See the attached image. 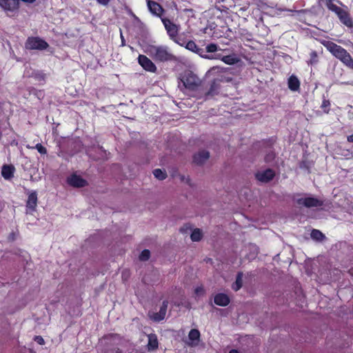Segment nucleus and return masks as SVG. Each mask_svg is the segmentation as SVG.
<instances>
[{
  "mask_svg": "<svg viewBox=\"0 0 353 353\" xmlns=\"http://www.w3.org/2000/svg\"><path fill=\"white\" fill-rule=\"evenodd\" d=\"M321 43L345 65L353 69V59L345 48L331 41L323 40Z\"/></svg>",
  "mask_w": 353,
  "mask_h": 353,
  "instance_id": "obj_1",
  "label": "nucleus"
},
{
  "mask_svg": "<svg viewBox=\"0 0 353 353\" xmlns=\"http://www.w3.org/2000/svg\"><path fill=\"white\" fill-rule=\"evenodd\" d=\"M226 70L224 68L220 66H213L208 71L209 77H212L213 80L210 84L209 90L205 93L206 97H213L219 93L220 83L223 81H230L225 77Z\"/></svg>",
  "mask_w": 353,
  "mask_h": 353,
  "instance_id": "obj_2",
  "label": "nucleus"
},
{
  "mask_svg": "<svg viewBox=\"0 0 353 353\" xmlns=\"http://www.w3.org/2000/svg\"><path fill=\"white\" fill-rule=\"evenodd\" d=\"M145 52L156 62H166L175 59L174 55L169 50L168 47L164 46H149Z\"/></svg>",
  "mask_w": 353,
  "mask_h": 353,
  "instance_id": "obj_3",
  "label": "nucleus"
},
{
  "mask_svg": "<svg viewBox=\"0 0 353 353\" xmlns=\"http://www.w3.org/2000/svg\"><path fill=\"white\" fill-rule=\"evenodd\" d=\"M323 1L327 9L334 12L343 24L348 28L353 27V21L347 11L335 5L333 3L334 0H323Z\"/></svg>",
  "mask_w": 353,
  "mask_h": 353,
  "instance_id": "obj_4",
  "label": "nucleus"
},
{
  "mask_svg": "<svg viewBox=\"0 0 353 353\" xmlns=\"http://www.w3.org/2000/svg\"><path fill=\"white\" fill-rule=\"evenodd\" d=\"M180 80L186 89L192 91L198 90L201 83L200 79L190 70L181 74Z\"/></svg>",
  "mask_w": 353,
  "mask_h": 353,
  "instance_id": "obj_5",
  "label": "nucleus"
},
{
  "mask_svg": "<svg viewBox=\"0 0 353 353\" xmlns=\"http://www.w3.org/2000/svg\"><path fill=\"white\" fill-rule=\"evenodd\" d=\"M49 47L48 43L39 37H29L26 43L25 48L27 50H46Z\"/></svg>",
  "mask_w": 353,
  "mask_h": 353,
  "instance_id": "obj_6",
  "label": "nucleus"
},
{
  "mask_svg": "<svg viewBox=\"0 0 353 353\" xmlns=\"http://www.w3.org/2000/svg\"><path fill=\"white\" fill-rule=\"evenodd\" d=\"M67 183L75 188H84L88 185V181L76 173H72L66 179Z\"/></svg>",
  "mask_w": 353,
  "mask_h": 353,
  "instance_id": "obj_7",
  "label": "nucleus"
},
{
  "mask_svg": "<svg viewBox=\"0 0 353 353\" xmlns=\"http://www.w3.org/2000/svg\"><path fill=\"white\" fill-rule=\"evenodd\" d=\"M296 202L307 208L321 207L323 205L322 200L311 196L299 199Z\"/></svg>",
  "mask_w": 353,
  "mask_h": 353,
  "instance_id": "obj_8",
  "label": "nucleus"
},
{
  "mask_svg": "<svg viewBox=\"0 0 353 353\" xmlns=\"http://www.w3.org/2000/svg\"><path fill=\"white\" fill-rule=\"evenodd\" d=\"M137 59L139 64L145 71L153 73L157 72V66L147 56L143 54H139Z\"/></svg>",
  "mask_w": 353,
  "mask_h": 353,
  "instance_id": "obj_9",
  "label": "nucleus"
},
{
  "mask_svg": "<svg viewBox=\"0 0 353 353\" xmlns=\"http://www.w3.org/2000/svg\"><path fill=\"white\" fill-rule=\"evenodd\" d=\"M162 21L170 38L173 41H176L179 34L178 26L168 19H164Z\"/></svg>",
  "mask_w": 353,
  "mask_h": 353,
  "instance_id": "obj_10",
  "label": "nucleus"
},
{
  "mask_svg": "<svg viewBox=\"0 0 353 353\" xmlns=\"http://www.w3.org/2000/svg\"><path fill=\"white\" fill-rule=\"evenodd\" d=\"M275 176L274 171L271 168H268L264 171L258 172L255 174V178L262 182L268 183Z\"/></svg>",
  "mask_w": 353,
  "mask_h": 353,
  "instance_id": "obj_11",
  "label": "nucleus"
},
{
  "mask_svg": "<svg viewBox=\"0 0 353 353\" xmlns=\"http://www.w3.org/2000/svg\"><path fill=\"white\" fill-rule=\"evenodd\" d=\"M201 341V333L198 329H191L188 333V341L187 345L189 347H194L199 345Z\"/></svg>",
  "mask_w": 353,
  "mask_h": 353,
  "instance_id": "obj_12",
  "label": "nucleus"
},
{
  "mask_svg": "<svg viewBox=\"0 0 353 353\" xmlns=\"http://www.w3.org/2000/svg\"><path fill=\"white\" fill-rule=\"evenodd\" d=\"M168 305V301L165 300L163 301L162 305L160 307L159 312H155L150 316V318L156 322H159L165 319L167 308Z\"/></svg>",
  "mask_w": 353,
  "mask_h": 353,
  "instance_id": "obj_13",
  "label": "nucleus"
},
{
  "mask_svg": "<svg viewBox=\"0 0 353 353\" xmlns=\"http://www.w3.org/2000/svg\"><path fill=\"white\" fill-rule=\"evenodd\" d=\"M37 194L36 191H33L28 194L26 201L27 212H32L36 210L37 205Z\"/></svg>",
  "mask_w": 353,
  "mask_h": 353,
  "instance_id": "obj_14",
  "label": "nucleus"
},
{
  "mask_svg": "<svg viewBox=\"0 0 353 353\" xmlns=\"http://www.w3.org/2000/svg\"><path fill=\"white\" fill-rule=\"evenodd\" d=\"M210 158V152L206 150H201L193 156V163L196 165L203 164Z\"/></svg>",
  "mask_w": 353,
  "mask_h": 353,
  "instance_id": "obj_15",
  "label": "nucleus"
},
{
  "mask_svg": "<svg viewBox=\"0 0 353 353\" xmlns=\"http://www.w3.org/2000/svg\"><path fill=\"white\" fill-rule=\"evenodd\" d=\"M0 6L5 10L14 11L19 8V0H0Z\"/></svg>",
  "mask_w": 353,
  "mask_h": 353,
  "instance_id": "obj_16",
  "label": "nucleus"
},
{
  "mask_svg": "<svg viewBox=\"0 0 353 353\" xmlns=\"http://www.w3.org/2000/svg\"><path fill=\"white\" fill-rule=\"evenodd\" d=\"M15 172V168L13 165L5 164L1 168V175L6 180H10Z\"/></svg>",
  "mask_w": 353,
  "mask_h": 353,
  "instance_id": "obj_17",
  "label": "nucleus"
},
{
  "mask_svg": "<svg viewBox=\"0 0 353 353\" xmlns=\"http://www.w3.org/2000/svg\"><path fill=\"white\" fill-rule=\"evenodd\" d=\"M214 303L219 306H227L230 302L229 296L224 293H218L214 298Z\"/></svg>",
  "mask_w": 353,
  "mask_h": 353,
  "instance_id": "obj_18",
  "label": "nucleus"
},
{
  "mask_svg": "<svg viewBox=\"0 0 353 353\" xmlns=\"http://www.w3.org/2000/svg\"><path fill=\"white\" fill-rule=\"evenodd\" d=\"M148 343L147 349L149 352L154 351L159 347V341L155 334H150L148 335Z\"/></svg>",
  "mask_w": 353,
  "mask_h": 353,
  "instance_id": "obj_19",
  "label": "nucleus"
},
{
  "mask_svg": "<svg viewBox=\"0 0 353 353\" xmlns=\"http://www.w3.org/2000/svg\"><path fill=\"white\" fill-rule=\"evenodd\" d=\"M217 58L220 59L223 62L228 65H234L240 61V59L235 54H232L222 57L221 55H219Z\"/></svg>",
  "mask_w": 353,
  "mask_h": 353,
  "instance_id": "obj_20",
  "label": "nucleus"
},
{
  "mask_svg": "<svg viewBox=\"0 0 353 353\" xmlns=\"http://www.w3.org/2000/svg\"><path fill=\"white\" fill-rule=\"evenodd\" d=\"M288 88L290 90L296 92L300 89V81L296 76L292 74L288 78Z\"/></svg>",
  "mask_w": 353,
  "mask_h": 353,
  "instance_id": "obj_21",
  "label": "nucleus"
},
{
  "mask_svg": "<svg viewBox=\"0 0 353 353\" xmlns=\"http://www.w3.org/2000/svg\"><path fill=\"white\" fill-rule=\"evenodd\" d=\"M148 6L152 13L158 16L161 15L163 11L161 6L159 3L154 1H148Z\"/></svg>",
  "mask_w": 353,
  "mask_h": 353,
  "instance_id": "obj_22",
  "label": "nucleus"
},
{
  "mask_svg": "<svg viewBox=\"0 0 353 353\" xmlns=\"http://www.w3.org/2000/svg\"><path fill=\"white\" fill-rule=\"evenodd\" d=\"M242 278H243V273L242 272H238L237 275H236V281L235 282L232 284V288L234 290V291H238L239 290L242 285H243V280H242Z\"/></svg>",
  "mask_w": 353,
  "mask_h": 353,
  "instance_id": "obj_23",
  "label": "nucleus"
},
{
  "mask_svg": "<svg viewBox=\"0 0 353 353\" xmlns=\"http://www.w3.org/2000/svg\"><path fill=\"white\" fill-rule=\"evenodd\" d=\"M202 236L201 230L196 228L192 232L190 238L192 241H199L202 239Z\"/></svg>",
  "mask_w": 353,
  "mask_h": 353,
  "instance_id": "obj_24",
  "label": "nucleus"
},
{
  "mask_svg": "<svg viewBox=\"0 0 353 353\" xmlns=\"http://www.w3.org/2000/svg\"><path fill=\"white\" fill-rule=\"evenodd\" d=\"M319 61V56L317 52L315 50H312L310 53V59L307 61V63L309 65H315Z\"/></svg>",
  "mask_w": 353,
  "mask_h": 353,
  "instance_id": "obj_25",
  "label": "nucleus"
},
{
  "mask_svg": "<svg viewBox=\"0 0 353 353\" xmlns=\"http://www.w3.org/2000/svg\"><path fill=\"white\" fill-rule=\"evenodd\" d=\"M153 174L157 179H158L159 180H163L167 177L166 172L159 168H157V169L154 170Z\"/></svg>",
  "mask_w": 353,
  "mask_h": 353,
  "instance_id": "obj_26",
  "label": "nucleus"
},
{
  "mask_svg": "<svg viewBox=\"0 0 353 353\" xmlns=\"http://www.w3.org/2000/svg\"><path fill=\"white\" fill-rule=\"evenodd\" d=\"M311 236L317 241H321L325 238V235L320 230L316 229L312 230Z\"/></svg>",
  "mask_w": 353,
  "mask_h": 353,
  "instance_id": "obj_27",
  "label": "nucleus"
},
{
  "mask_svg": "<svg viewBox=\"0 0 353 353\" xmlns=\"http://www.w3.org/2000/svg\"><path fill=\"white\" fill-rule=\"evenodd\" d=\"M185 48L192 51V52H199V50H201L198 46L196 44V43L193 41H189L187 42L186 43V46H185Z\"/></svg>",
  "mask_w": 353,
  "mask_h": 353,
  "instance_id": "obj_28",
  "label": "nucleus"
},
{
  "mask_svg": "<svg viewBox=\"0 0 353 353\" xmlns=\"http://www.w3.org/2000/svg\"><path fill=\"white\" fill-rule=\"evenodd\" d=\"M26 148L28 149H37L41 154H47V149L41 143H37L35 146L27 145Z\"/></svg>",
  "mask_w": 353,
  "mask_h": 353,
  "instance_id": "obj_29",
  "label": "nucleus"
},
{
  "mask_svg": "<svg viewBox=\"0 0 353 353\" xmlns=\"http://www.w3.org/2000/svg\"><path fill=\"white\" fill-rule=\"evenodd\" d=\"M330 105L331 103L330 100L323 99L321 105V108L323 110L324 113L328 114L330 110Z\"/></svg>",
  "mask_w": 353,
  "mask_h": 353,
  "instance_id": "obj_30",
  "label": "nucleus"
},
{
  "mask_svg": "<svg viewBox=\"0 0 353 353\" xmlns=\"http://www.w3.org/2000/svg\"><path fill=\"white\" fill-rule=\"evenodd\" d=\"M150 250L145 249L141 252V254L139 255V259L142 261H145L150 259Z\"/></svg>",
  "mask_w": 353,
  "mask_h": 353,
  "instance_id": "obj_31",
  "label": "nucleus"
},
{
  "mask_svg": "<svg viewBox=\"0 0 353 353\" xmlns=\"http://www.w3.org/2000/svg\"><path fill=\"white\" fill-rule=\"evenodd\" d=\"M205 50L208 52H215L219 50V46L216 43H211L207 45Z\"/></svg>",
  "mask_w": 353,
  "mask_h": 353,
  "instance_id": "obj_32",
  "label": "nucleus"
},
{
  "mask_svg": "<svg viewBox=\"0 0 353 353\" xmlns=\"http://www.w3.org/2000/svg\"><path fill=\"white\" fill-rule=\"evenodd\" d=\"M275 158V154L273 152L268 154L265 157V161L269 162L272 161Z\"/></svg>",
  "mask_w": 353,
  "mask_h": 353,
  "instance_id": "obj_33",
  "label": "nucleus"
},
{
  "mask_svg": "<svg viewBox=\"0 0 353 353\" xmlns=\"http://www.w3.org/2000/svg\"><path fill=\"white\" fill-rule=\"evenodd\" d=\"M34 340L40 345H43L45 343L43 339L41 336H35Z\"/></svg>",
  "mask_w": 353,
  "mask_h": 353,
  "instance_id": "obj_34",
  "label": "nucleus"
},
{
  "mask_svg": "<svg viewBox=\"0 0 353 353\" xmlns=\"http://www.w3.org/2000/svg\"><path fill=\"white\" fill-rule=\"evenodd\" d=\"M194 292L196 295H199L204 292V290H203V287H197V288H196Z\"/></svg>",
  "mask_w": 353,
  "mask_h": 353,
  "instance_id": "obj_35",
  "label": "nucleus"
},
{
  "mask_svg": "<svg viewBox=\"0 0 353 353\" xmlns=\"http://www.w3.org/2000/svg\"><path fill=\"white\" fill-rule=\"evenodd\" d=\"M275 141H276V139L274 138H272V139L266 141V142H268L270 144V145H272Z\"/></svg>",
  "mask_w": 353,
  "mask_h": 353,
  "instance_id": "obj_36",
  "label": "nucleus"
},
{
  "mask_svg": "<svg viewBox=\"0 0 353 353\" xmlns=\"http://www.w3.org/2000/svg\"><path fill=\"white\" fill-rule=\"evenodd\" d=\"M347 141L350 143H353V134L347 136Z\"/></svg>",
  "mask_w": 353,
  "mask_h": 353,
  "instance_id": "obj_37",
  "label": "nucleus"
},
{
  "mask_svg": "<svg viewBox=\"0 0 353 353\" xmlns=\"http://www.w3.org/2000/svg\"><path fill=\"white\" fill-rule=\"evenodd\" d=\"M229 353H240L237 350L232 349L230 350Z\"/></svg>",
  "mask_w": 353,
  "mask_h": 353,
  "instance_id": "obj_38",
  "label": "nucleus"
},
{
  "mask_svg": "<svg viewBox=\"0 0 353 353\" xmlns=\"http://www.w3.org/2000/svg\"><path fill=\"white\" fill-rule=\"evenodd\" d=\"M21 1L23 2H26V3H33L36 0H21Z\"/></svg>",
  "mask_w": 353,
  "mask_h": 353,
  "instance_id": "obj_39",
  "label": "nucleus"
},
{
  "mask_svg": "<svg viewBox=\"0 0 353 353\" xmlns=\"http://www.w3.org/2000/svg\"><path fill=\"white\" fill-rule=\"evenodd\" d=\"M125 274H126V272H122V277H124Z\"/></svg>",
  "mask_w": 353,
  "mask_h": 353,
  "instance_id": "obj_40",
  "label": "nucleus"
}]
</instances>
